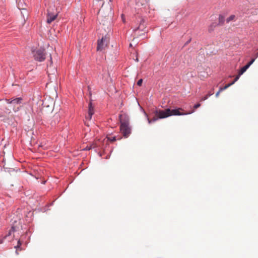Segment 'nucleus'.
Instances as JSON below:
<instances>
[{
	"mask_svg": "<svg viewBox=\"0 0 258 258\" xmlns=\"http://www.w3.org/2000/svg\"><path fill=\"white\" fill-rule=\"evenodd\" d=\"M222 19H223V17H220V18H219L220 21H222Z\"/></svg>",
	"mask_w": 258,
	"mask_h": 258,
	"instance_id": "72a5a7b5",
	"label": "nucleus"
},
{
	"mask_svg": "<svg viewBox=\"0 0 258 258\" xmlns=\"http://www.w3.org/2000/svg\"><path fill=\"white\" fill-rule=\"evenodd\" d=\"M107 147H109V144L107 143L105 145V148L103 149V152L99 153V155L100 157L103 156L104 154H105L107 153L106 148Z\"/></svg>",
	"mask_w": 258,
	"mask_h": 258,
	"instance_id": "9b49d317",
	"label": "nucleus"
},
{
	"mask_svg": "<svg viewBox=\"0 0 258 258\" xmlns=\"http://www.w3.org/2000/svg\"><path fill=\"white\" fill-rule=\"evenodd\" d=\"M192 112H191V113H192ZM190 112H188V113H187V114H190Z\"/></svg>",
	"mask_w": 258,
	"mask_h": 258,
	"instance_id": "e433bc0d",
	"label": "nucleus"
},
{
	"mask_svg": "<svg viewBox=\"0 0 258 258\" xmlns=\"http://www.w3.org/2000/svg\"><path fill=\"white\" fill-rule=\"evenodd\" d=\"M235 18V15H232L229 18H228L226 20L227 22L228 23L230 21L233 20Z\"/></svg>",
	"mask_w": 258,
	"mask_h": 258,
	"instance_id": "dca6fc26",
	"label": "nucleus"
},
{
	"mask_svg": "<svg viewBox=\"0 0 258 258\" xmlns=\"http://www.w3.org/2000/svg\"><path fill=\"white\" fill-rule=\"evenodd\" d=\"M108 43V39L106 36H103L101 39L98 40L97 41V50H103L107 46Z\"/></svg>",
	"mask_w": 258,
	"mask_h": 258,
	"instance_id": "20e7f679",
	"label": "nucleus"
},
{
	"mask_svg": "<svg viewBox=\"0 0 258 258\" xmlns=\"http://www.w3.org/2000/svg\"><path fill=\"white\" fill-rule=\"evenodd\" d=\"M135 60H136V61H139V59H138V58L137 56H136V58Z\"/></svg>",
	"mask_w": 258,
	"mask_h": 258,
	"instance_id": "f704fd0d",
	"label": "nucleus"
},
{
	"mask_svg": "<svg viewBox=\"0 0 258 258\" xmlns=\"http://www.w3.org/2000/svg\"><path fill=\"white\" fill-rule=\"evenodd\" d=\"M22 243L18 242L17 246H15V248L16 249V252L18 254V249L20 247V245Z\"/></svg>",
	"mask_w": 258,
	"mask_h": 258,
	"instance_id": "6ab92c4d",
	"label": "nucleus"
},
{
	"mask_svg": "<svg viewBox=\"0 0 258 258\" xmlns=\"http://www.w3.org/2000/svg\"><path fill=\"white\" fill-rule=\"evenodd\" d=\"M94 114V108L92 106V103L90 101L88 106V114L86 116V118L90 120L92 118V115Z\"/></svg>",
	"mask_w": 258,
	"mask_h": 258,
	"instance_id": "1a4fd4ad",
	"label": "nucleus"
},
{
	"mask_svg": "<svg viewBox=\"0 0 258 258\" xmlns=\"http://www.w3.org/2000/svg\"><path fill=\"white\" fill-rule=\"evenodd\" d=\"M180 109L178 108V115H182V114H183V113H182L180 112Z\"/></svg>",
	"mask_w": 258,
	"mask_h": 258,
	"instance_id": "c85d7f7f",
	"label": "nucleus"
},
{
	"mask_svg": "<svg viewBox=\"0 0 258 258\" xmlns=\"http://www.w3.org/2000/svg\"><path fill=\"white\" fill-rule=\"evenodd\" d=\"M0 242H2L1 239H0Z\"/></svg>",
	"mask_w": 258,
	"mask_h": 258,
	"instance_id": "58836bf2",
	"label": "nucleus"
},
{
	"mask_svg": "<svg viewBox=\"0 0 258 258\" xmlns=\"http://www.w3.org/2000/svg\"><path fill=\"white\" fill-rule=\"evenodd\" d=\"M51 124L52 125H55L56 124V121L55 120L54 121L52 120L51 122Z\"/></svg>",
	"mask_w": 258,
	"mask_h": 258,
	"instance_id": "cd10ccee",
	"label": "nucleus"
},
{
	"mask_svg": "<svg viewBox=\"0 0 258 258\" xmlns=\"http://www.w3.org/2000/svg\"><path fill=\"white\" fill-rule=\"evenodd\" d=\"M119 119L120 123V125H130L129 116L125 113L122 112V113L119 115Z\"/></svg>",
	"mask_w": 258,
	"mask_h": 258,
	"instance_id": "0eeeda50",
	"label": "nucleus"
},
{
	"mask_svg": "<svg viewBox=\"0 0 258 258\" xmlns=\"http://www.w3.org/2000/svg\"><path fill=\"white\" fill-rule=\"evenodd\" d=\"M23 100V99L22 97L13 98L12 105L14 106H15L16 105H20L22 104Z\"/></svg>",
	"mask_w": 258,
	"mask_h": 258,
	"instance_id": "9d476101",
	"label": "nucleus"
},
{
	"mask_svg": "<svg viewBox=\"0 0 258 258\" xmlns=\"http://www.w3.org/2000/svg\"><path fill=\"white\" fill-rule=\"evenodd\" d=\"M248 68V66L245 65L243 67H242L240 70L239 71L238 73L239 75H242Z\"/></svg>",
	"mask_w": 258,
	"mask_h": 258,
	"instance_id": "ddd939ff",
	"label": "nucleus"
},
{
	"mask_svg": "<svg viewBox=\"0 0 258 258\" xmlns=\"http://www.w3.org/2000/svg\"><path fill=\"white\" fill-rule=\"evenodd\" d=\"M230 86H231V84H228L226 85L224 87L220 88V91H223L224 90H225V89H227Z\"/></svg>",
	"mask_w": 258,
	"mask_h": 258,
	"instance_id": "a211bd4d",
	"label": "nucleus"
},
{
	"mask_svg": "<svg viewBox=\"0 0 258 258\" xmlns=\"http://www.w3.org/2000/svg\"><path fill=\"white\" fill-rule=\"evenodd\" d=\"M240 76L241 75H239V74L238 73V75L236 76L235 80L237 81L239 79Z\"/></svg>",
	"mask_w": 258,
	"mask_h": 258,
	"instance_id": "bb28decb",
	"label": "nucleus"
},
{
	"mask_svg": "<svg viewBox=\"0 0 258 258\" xmlns=\"http://www.w3.org/2000/svg\"><path fill=\"white\" fill-rule=\"evenodd\" d=\"M214 94L213 91L209 92L206 95L201 98V101H205L207 100L209 97L211 96Z\"/></svg>",
	"mask_w": 258,
	"mask_h": 258,
	"instance_id": "f8f14e48",
	"label": "nucleus"
},
{
	"mask_svg": "<svg viewBox=\"0 0 258 258\" xmlns=\"http://www.w3.org/2000/svg\"><path fill=\"white\" fill-rule=\"evenodd\" d=\"M255 58H252L246 65L248 66V68L255 61Z\"/></svg>",
	"mask_w": 258,
	"mask_h": 258,
	"instance_id": "412c9836",
	"label": "nucleus"
},
{
	"mask_svg": "<svg viewBox=\"0 0 258 258\" xmlns=\"http://www.w3.org/2000/svg\"><path fill=\"white\" fill-rule=\"evenodd\" d=\"M142 83H143V79H141L138 81L137 84V85L141 86L142 84Z\"/></svg>",
	"mask_w": 258,
	"mask_h": 258,
	"instance_id": "4be33fe9",
	"label": "nucleus"
},
{
	"mask_svg": "<svg viewBox=\"0 0 258 258\" xmlns=\"http://www.w3.org/2000/svg\"><path fill=\"white\" fill-rule=\"evenodd\" d=\"M18 227L12 226L8 233L4 236L3 240L11 242L15 239L18 242H23V239L19 238V233L18 232Z\"/></svg>",
	"mask_w": 258,
	"mask_h": 258,
	"instance_id": "f03ea898",
	"label": "nucleus"
},
{
	"mask_svg": "<svg viewBox=\"0 0 258 258\" xmlns=\"http://www.w3.org/2000/svg\"><path fill=\"white\" fill-rule=\"evenodd\" d=\"M52 63V57H51V54H50L49 64L48 63L47 64V73H49V72L50 71V68L51 67Z\"/></svg>",
	"mask_w": 258,
	"mask_h": 258,
	"instance_id": "4468645a",
	"label": "nucleus"
},
{
	"mask_svg": "<svg viewBox=\"0 0 258 258\" xmlns=\"http://www.w3.org/2000/svg\"><path fill=\"white\" fill-rule=\"evenodd\" d=\"M116 140V137H108L107 138V141H109L111 142H114Z\"/></svg>",
	"mask_w": 258,
	"mask_h": 258,
	"instance_id": "2eb2a0df",
	"label": "nucleus"
},
{
	"mask_svg": "<svg viewBox=\"0 0 258 258\" xmlns=\"http://www.w3.org/2000/svg\"><path fill=\"white\" fill-rule=\"evenodd\" d=\"M54 119H56L57 122H58V119H59V115L55 114L53 116Z\"/></svg>",
	"mask_w": 258,
	"mask_h": 258,
	"instance_id": "5701e85b",
	"label": "nucleus"
},
{
	"mask_svg": "<svg viewBox=\"0 0 258 258\" xmlns=\"http://www.w3.org/2000/svg\"><path fill=\"white\" fill-rule=\"evenodd\" d=\"M222 91H220V90L216 93V97H218L220 93L221 92H222Z\"/></svg>",
	"mask_w": 258,
	"mask_h": 258,
	"instance_id": "a878e982",
	"label": "nucleus"
},
{
	"mask_svg": "<svg viewBox=\"0 0 258 258\" xmlns=\"http://www.w3.org/2000/svg\"><path fill=\"white\" fill-rule=\"evenodd\" d=\"M6 101L7 103L12 104V103H13V98H10V99H6Z\"/></svg>",
	"mask_w": 258,
	"mask_h": 258,
	"instance_id": "aec40b11",
	"label": "nucleus"
},
{
	"mask_svg": "<svg viewBox=\"0 0 258 258\" xmlns=\"http://www.w3.org/2000/svg\"><path fill=\"white\" fill-rule=\"evenodd\" d=\"M155 116L151 119L148 118V122L151 123V122H155L159 118H164L170 116L171 115H177V109L171 110L169 108L166 109L165 110H156L154 111Z\"/></svg>",
	"mask_w": 258,
	"mask_h": 258,
	"instance_id": "f257e3e1",
	"label": "nucleus"
},
{
	"mask_svg": "<svg viewBox=\"0 0 258 258\" xmlns=\"http://www.w3.org/2000/svg\"><path fill=\"white\" fill-rule=\"evenodd\" d=\"M255 55H256V57L258 56V51L256 53Z\"/></svg>",
	"mask_w": 258,
	"mask_h": 258,
	"instance_id": "c9c22d12",
	"label": "nucleus"
},
{
	"mask_svg": "<svg viewBox=\"0 0 258 258\" xmlns=\"http://www.w3.org/2000/svg\"><path fill=\"white\" fill-rule=\"evenodd\" d=\"M34 59L38 61H43L45 59L46 53L44 49H39L34 53Z\"/></svg>",
	"mask_w": 258,
	"mask_h": 258,
	"instance_id": "7ed1b4c3",
	"label": "nucleus"
},
{
	"mask_svg": "<svg viewBox=\"0 0 258 258\" xmlns=\"http://www.w3.org/2000/svg\"><path fill=\"white\" fill-rule=\"evenodd\" d=\"M236 82V81L234 79L231 83H229L230 84H231V86L233 84H234L235 83V82Z\"/></svg>",
	"mask_w": 258,
	"mask_h": 258,
	"instance_id": "c756f323",
	"label": "nucleus"
},
{
	"mask_svg": "<svg viewBox=\"0 0 258 258\" xmlns=\"http://www.w3.org/2000/svg\"><path fill=\"white\" fill-rule=\"evenodd\" d=\"M112 149H110V150H109V154H110V153L112 152ZM109 157H110V154H108V155H107L106 156L105 158H106V159H108V158H109Z\"/></svg>",
	"mask_w": 258,
	"mask_h": 258,
	"instance_id": "b1692460",
	"label": "nucleus"
},
{
	"mask_svg": "<svg viewBox=\"0 0 258 258\" xmlns=\"http://www.w3.org/2000/svg\"><path fill=\"white\" fill-rule=\"evenodd\" d=\"M94 148V146H93V145H91L90 146H87V147L84 150H86V151H89Z\"/></svg>",
	"mask_w": 258,
	"mask_h": 258,
	"instance_id": "f3484780",
	"label": "nucleus"
},
{
	"mask_svg": "<svg viewBox=\"0 0 258 258\" xmlns=\"http://www.w3.org/2000/svg\"><path fill=\"white\" fill-rule=\"evenodd\" d=\"M112 0H109L110 2H112Z\"/></svg>",
	"mask_w": 258,
	"mask_h": 258,
	"instance_id": "4c0bfd02",
	"label": "nucleus"
},
{
	"mask_svg": "<svg viewBox=\"0 0 258 258\" xmlns=\"http://www.w3.org/2000/svg\"><path fill=\"white\" fill-rule=\"evenodd\" d=\"M236 82V81L234 79L231 83H229L230 84H231V86L233 84H234L235 83V82Z\"/></svg>",
	"mask_w": 258,
	"mask_h": 258,
	"instance_id": "473e14b6",
	"label": "nucleus"
},
{
	"mask_svg": "<svg viewBox=\"0 0 258 258\" xmlns=\"http://www.w3.org/2000/svg\"><path fill=\"white\" fill-rule=\"evenodd\" d=\"M139 25L135 28L133 31L137 35H141V34L139 33V31L144 32L145 33L146 31V25L145 24V20L143 18H140L139 21Z\"/></svg>",
	"mask_w": 258,
	"mask_h": 258,
	"instance_id": "39448f33",
	"label": "nucleus"
},
{
	"mask_svg": "<svg viewBox=\"0 0 258 258\" xmlns=\"http://www.w3.org/2000/svg\"><path fill=\"white\" fill-rule=\"evenodd\" d=\"M120 131L124 138H128L131 134L132 128L130 125H120Z\"/></svg>",
	"mask_w": 258,
	"mask_h": 258,
	"instance_id": "423d86ee",
	"label": "nucleus"
},
{
	"mask_svg": "<svg viewBox=\"0 0 258 258\" xmlns=\"http://www.w3.org/2000/svg\"><path fill=\"white\" fill-rule=\"evenodd\" d=\"M236 82V81L234 79L231 83H229L230 84H231V86L233 84H234L235 83V82Z\"/></svg>",
	"mask_w": 258,
	"mask_h": 258,
	"instance_id": "7c9ffc66",
	"label": "nucleus"
},
{
	"mask_svg": "<svg viewBox=\"0 0 258 258\" xmlns=\"http://www.w3.org/2000/svg\"><path fill=\"white\" fill-rule=\"evenodd\" d=\"M200 106H201V104L200 103H198L194 106V108L197 109V108H199Z\"/></svg>",
	"mask_w": 258,
	"mask_h": 258,
	"instance_id": "393cba45",
	"label": "nucleus"
},
{
	"mask_svg": "<svg viewBox=\"0 0 258 258\" xmlns=\"http://www.w3.org/2000/svg\"><path fill=\"white\" fill-rule=\"evenodd\" d=\"M236 82V81L234 79L231 83H229L230 84H231V86L233 84H234L235 83V82Z\"/></svg>",
	"mask_w": 258,
	"mask_h": 258,
	"instance_id": "2f4dec72",
	"label": "nucleus"
},
{
	"mask_svg": "<svg viewBox=\"0 0 258 258\" xmlns=\"http://www.w3.org/2000/svg\"><path fill=\"white\" fill-rule=\"evenodd\" d=\"M57 13H52L50 12V10L48 9L47 10V20L46 22L48 24H50L52 21H53L57 17Z\"/></svg>",
	"mask_w": 258,
	"mask_h": 258,
	"instance_id": "6e6552de",
	"label": "nucleus"
}]
</instances>
